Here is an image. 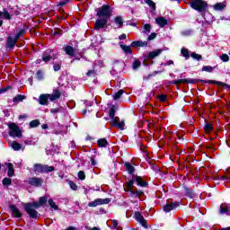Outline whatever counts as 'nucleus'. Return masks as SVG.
<instances>
[{"mask_svg":"<svg viewBox=\"0 0 230 230\" xmlns=\"http://www.w3.org/2000/svg\"><path fill=\"white\" fill-rule=\"evenodd\" d=\"M97 19L94 25V30H102L105 28L109 19L112 17V10H111V5L104 4L97 9Z\"/></svg>","mask_w":230,"mask_h":230,"instance_id":"1","label":"nucleus"},{"mask_svg":"<svg viewBox=\"0 0 230 230\" xmlns=\"http://www.w3.org/2000/svg\"><path fill=\"white\" fill-rule=\"evenodd\" d=\"M46 202H48V198L40 197L39 202L33 201L32 203H26L24 206L25 211L31 218H39V212L35 209H39V208L44 206Z\"/></svg>","mask_w":230,"mask_h":230,"instance_id":"2","label":"nucleus"},{"mask_svg":"<svg viewBox=\"0 0 230 230\" xmlns=\"http://www.w3.org/2000/svg\"><path fill=\"white\" fill-rule=\"evenodd\" d=\"M134 182H137V186H141L142 188L146 187L148 184L140 176L133 175L132 179L126 182V187L124 188L126 193L132 190V188H134Z\"/></svg>","mask_w":230,"mask_h":230,"instance_id":"3","label":"nucleus"},{"mask_svg":"<svg viewBox=\"0 0 230 230\" xmlns=\"http://www.w3.org/2000/svg\"><path fill=\"white\" fill-rule=\"evenodd\" d=\"M116 114V110L114 106H112L110 110L109 116L111 118V127H117L119 130L125 129V121H119V117H114Z\"/></svg>","mask_w":230,"mask_h":230,"instance_id":"4","label":"nucleus"},{"mask_svg":"<svg viewBox=\"0 0 230 230\" xmlns=\"http://www.w3.org/2000/svg\"><path fill=\"white\" fill-rule=\"evenodd\" d=\"M190 6L193 10H197V12L204 13L208 9V3L203 0H191Z\"/></svg>","mask_w":230,"mask_h":230,"instance_id":"5","label":"nucleus"},{"mask_svg":"<svg viewBox=\"0 0 230 230\" xmlns=\"http://www.w3.org/2000/svg\"><path fill=\"white\" fill-rule=\"evenodd\" d=\"M8 127L9 136H11V137H21L22 136V133L21 132L19 126H17L15 123H10Z\"/></svg>","mask_w":230,"mask_h":230,"instance_id":"6","label":"nucleus"},{"mask_svg":"<svg viewBox=\"0 0 230 230\" xmlns=\"http://www.w3.org/2000/svg\"><path fill=\"white\" fill-rule=\"evenodd\" d=\"M110 202H111V199H97L88 203V206H89V208H96V206L109 204Z\"/></svg>","mask_w":230,"mask_h":230,"instance_id":"7","label":"nucleus"},{"mask_svg":"<svg viewBox=\"0 0 230 230\" xmlns=\"http://www.w3.org/2000/svg\"><path fill=\"white\" fill-rule=\"evenodd\" d=\"M179 206H181V202H179V201L166 204L164 207V211L165 213H170V211H173V209H177V208H179Z\"/></svg>","mask_w":230,"mask_h":230,"instance_id":"8","label":"nucleus"},{"mask_svg":"<svg viewBox=\"0 0 230 230\" xmlns=\"http://www.w3.org/2000/svg\"><path fill=\"white\" fill-rule=\"evenodd\" d=\"M28 182L31 186H35L36 188H40V186H42L43 181L41 178L31 177V178H29Z\"/></svg>","mask_w":230,"mask_h":230,"instance_id":"9","label":"nucleus"},{"mask_svg":"<svg viewBox=\"0 0 230 230\" xmlns=\"http://www.w3.org/2000/svg\"><path fill=\"white\" fill-rule=\"evenodd\" d=\"M135 220L137 222H139L142 225V227H145L146 229L148 226L146 225V219L141 215L139 212H135Z\"/></svg>","mask_w":230,"mask_h":230,"instance_id":"10","label":"nucleus"},{"mask_svg":"<svg viewBox=\"0 0 230 230\" xmlns=\"http://www.w3.org/2000/svg\"><path fill=\"white\" fill-rule=\"evenodd\" d=\"M219 214L226 215V217H229L230 216V206L227 204H222L219 207Z\"/></svg>","mask_w":230,"mask_h":230,"instance_id":"11","label":"nucleus"},{"mask_svg":"<svg viewBox=\"0 0 230 230\" xmlns=\"http://www.w3.org/2000/svg\"><path fill=\"white\" fill-rule=\"evenodd\" d=\"M9 209L12 211L13 216L15 217V218H21V217H22L21 210H19L15 205H10Z\"/></svg>","mask_w":230,"mask_h":230,"instance_id":"12","label":"nucleus"},{"mask_svg":"<svg viewBox=\"0 0 230 230\" xmlns=\"http://www.w3.org/2000/svg\"><path fill=\"white\" fill-rule=\"evenodd\" d=\"M16 44H17V41L12 36H9L6 40L5 48L7 49H13Z\"/></svg>","mask_w":230,"mask_h":230,"instance_id":"13","label":"nucleus"},{"mask_svg":"<svg viewBox=\"0 0 230 230\" xmlns=\"http://www.w3.org/2000/svg\"><path fill=\"white\" fill-rule=\"evenodd\" d=\"M163 53V49H156L154 51H151L146 56V58H148L149 60H154L156 57H159Z\"/></svg>","mask_w":230,"mask_h":230,"instance_id":"14","label":"nucleus"},{"mask_svg":"<svg viewBox=\"0 0 230 230\" xmlns=\"http://www.w3.org/2000/svg\"><path fill=\"white\" fill-rule=\"evenodd\" d=\"M51 53H53V51L51 49H47L42 56V60L43 62H45L46 64H48V62H49L51 60Z\"/></svg>","mask_w":230,"mask_h":230,"instance_id":"15","label":"nucleus"},{"mask_svg":"<svg viewBox=\"0 0 230 230\" xmlns=\"http://www.w3.org/2000/svg\"><path fill=\"white\" fill-rule=\"evenodd\" d=\"M128 193H129V197H131V199H141V195H143L142 190H131L130 191H128Z\"/></svg>","mask_w":230,"mask_h":230,"instance_id":"16","label":"nucleus"},{"mask_svg":"<svg viewBox=\"0 0 230 230\" xmlns=\"http://www.w3.org/2000/svg\"><path fill=\"white\" fill-rule=\"evenodd\" d=\"M156 24L160 26V28H164L166 24H168V20H166L164 17L161 16L155 19Z\"/></svg>","mask_w":230,"mask_h":230,"instance_id":"17","label":"nucleus"},{"mask_svg":"<svg viewBox=\"0 0 230 230\" xmlns=\"http://www.w3.org/2000/svg\"><path fill=\"white\" fill-rule=\"evenodd\" d=\"M226 6H227V2L224 1L221 3H217L216 4L213 5V8L217 12H220V11L224 10V8H226Z\"/></svg>","mask_w":230,"mask_h":230,"instance_id":"18","label":"nucleus"},{"mask_svg":"<svg viewBox=\"0 0 230 230\" xmlns=\"http://www.w3.org/2000/svg\"><path fill=\"white\" fill-rule=\"evenodd\" d=\"M172 84L174 85H179L181 84H195V80L194 79H180V80L172 81Z\"/></svg>","mask_w":230,"mask_h":230,"instance_id":"19","label":"nucleus"},{"mask_svg":"<svg viewBox=\"0 0 230 230\" xmlns=\"http://www.w3.org/2000/svg\"><path fill=\"white\" fill-rule=\"evenodd\" d=\"M49 100V94H41L39 98L40 105H48V101Z\"/></svg>","mask_w":230,"mask_h":230,"instance_id":"20","label":"nucleus"},{"mask_svg":"<svg viewBox=\"0 0 230 230\" xmlns=\"http://www.w3.org/2000/svg\"><path fill=\"white\" fill-rule=\"evenodd\" d=\"M146 46H148V42L146 41L138 40V41H133L131 43L132 48H145Z\"/></svg>","mask_w":230,"mask_h":230,"instance_id":"21","label":"nucleus"},{"mask_svg":"<svg viewBox=\"0 0 230 230\" xmlns=\"http://www.w3.org/2000/svg\"><path fill=\"white\" fill-rule=\"evenodd\" d=\"M7 166V175L8 177H13V175H15V171L13 170V164L8 163L5 164Z\"/></svg>","mask_w":230,"mask_h":230,"instance_id":"22","label":"nucleus"},{"mask_svg":"<svg viewBox=\"0 0 230 230\" xmlns=\"http://www.w3.org/2000/svg\"><path fill=\"white\" fill-rule=\"evenodd\" d=\"M64 51L68 55L69 57H75V49L71 46L64 47Z\"/></svg>","mask_w":230,"mask_h":230,"instance_id":"23","label":"nucleus"},{"mask_svg":"<svg viewBox=\"0 0 230 230\" xmlns=\"http://www.w3.org/2000/svg\"><path fill=\"white\" fill-rule=\"evenodd\" d=\"M125 167L127 172L129 173V175H134V172H136V168L130 163L127 162L125 163Z\"/></svg>","mask_w":230,"mask_h":230,"instance_id":"24","label":"nucleus"},{"mask_svg":"<svg viewBox=\"0 0 230 230\" xmlns=\"http://www.w3.org/2000/svg\"><path fill=\"white\" fill-rule=\"evenodd\" d=\"M97 145L99 148H105L107 147V145H109V142H107V139L105 138H101L97 141Z\"/></svg>","mask_w":230,"mask_h":230,"instance_id":"25","label":"nucleus"},{"mask_svg":"<svg viewBox=\"0 0 230 230\" xmlns=\"http://www.w3.org/2000/svg\"><path fill=\"white\" fill-rule=\"evenodd\" d=\"M34 172H36L37 173H44V165L40 164H35Z\"/></svg>","mask_w":230,"mask_h":230,"instance_id":"26","label":"nucleus"},{"mask_svg":"<svg viewBox=\"0 0 230 230\" xmlns=\"http://www.w3.org/2000/svg\"><path fill=\"white\" fill-rule=\"evenodd\" d=\"M10 146L13 148L14 151H19L21 148H22V145L17 143V142H12Z\"/></svg>","mask_w":230,"mask_h":230,"instance_id":"27","label":"nucleus"},{"mask_svg":"<svg viewBox=\"0 0 230 230\" xmlns=\"http://www.w3.org/2000/svg\"><path fill=\"white\" fill-rule=\"evenodd\" d=\"M119 46L121 49L124 51V53H126L127 55H128V53H132V49H130V46H127L122 43H119Z\"/></svg>","mask_w":230,"mask_h":230,"instance_id":"28","label":"nucleus"},{"mask_svg":"<svg viewBox=\"0 0 230 230\" xmlns=\"http://www.w3.org/2000/svg\"><path fill=\"white\" fill-rule=\"evenodd\" d=\"M40 125V121L39 119H34L30 122V128H37Z\"/></svg>","mask_w":230,"mask_h":230,"instance_id":"29","label":"nucleus"},{"mask_svg":"<svg viewBox=\"0 0 230 230\" xmlns=\"http://www.w3.org/2000/svg\"><path fill=\"white\" fill-rule=\"evenodd\" d=\"M25 99H26V96L19 94L13 99V102H14V103H18L19 102H22V100H25Z\"/></svg>","mask_w":230,"mask_h":230,"instance_id":"30","label":"nucleus"},{"mask_svg":"<svg viewBox=\"0 0 230 230\" xmlns=\"http://www.w3.org/2000/svg\"><path fill=\"white\" fill-rule=\"evenodd\" d=\"M49 206H50V208L55 211H58V206L57 203H55V201H53V199H49Z\"/></svg>","mask_w":230,"mask_h":230,"instance_id":"31","label":"nucleus"},{"mask_svg":"<svg viewBox=\"0 0 230 230\" xmlns=\"http://www.w3.org/2000/svg\"><path fill=\"white\" fill-rule=\"evenodd\" d=\"M145 3L146 4H148V6H150L151 10H153V12H155V3H154V1L152 0H144Z\"/></svg>","mask_w":230,"mask_h":230,"instance_id":"32","label":"nucleus"},{"mask_svg":"<svg viewBox=\"0 0 230 230\" xmlns=\"http://www.w3.org/2000/svg\"><path fill=\"white\" fill-rule=\"evenodd\" d=\"M55 167L53 166H49V165H44L43 166V173H49V172H54Z\"/></svg>","mask_w":230,"mask_h":230,"instance_id":"33","label":"nucleus"},{"mask_svg":"<svg viewBox=\"0 0 230 230\" xmlns=\"http://www.w3.org/2000/svg\"><path fill=\"white\" fill-rule=\"evenodd\" d=\"M115 23L118 24V28H121L123 26V18L121 16L115 17Z\"/></svg>","mask_w":230,"mask_h":230,"instance_id":"34","label":"nucleus"},{"mask_svg":"<svg viewBox=\"0 0 230 230\" xmlns=\"http://www.w3.org/2000/svg\"><path fill=\"white\" fill-rule=\"evenodd\" d=\"M152 31V26L148 23L144 25V31L143 33H145L146 35H148V33H150V31Z\"/></svg>","mask_w":230,"mask_h":230,"instance_id":"35","label":"nucleus"},{"mask_svg":"<svg viewBox=\"0 0 230 230\" xmlns=\"http://www.w3.org/2000/svg\"><path fill=\"white\" fill-rule=\"evenodd\" d=\"M139 67H141V61L139 60H135L132 64V68L134 69V71L139 69Z\"/></svg>","mask_w":230,"mask_h":230,"instance_id":"36","label":"nucleus"},{"mask_svg":"<svg viewBox=\"0 0 230 230\" xmlns=\"http://www.w3.org/2000/svg\"><path fill=\"white\" fill-rule=\"evenodd\" d=\"M185 195L186 197H189V199H193V197H195V194L193 191H191V189H185Z\"/></svg>","mask_w":230,"mask_h":230,"instance_id":"37","label":"nucleus"},{"mask_svg":"<svg viewBox=\"0 0 230 230\" xmlns=\"http://www.w3.org/2000/svg\"><path fill=\"white\" fill-rule=\"evenodd\" d=\"M181 53L185 58H190V51L188 50V49L182 48Z\"/></svg>","mask_w":230,"mask_h":230,"instance_id":"38","label":"nucleus"},{"mask_svg":"<svg viewBox=\"0 0 230 230\" xmlns=\"http://www.w3.org/2000/svg\"><path fill=\"white\" fill-rule=\"evenodd\" d=\"M23 35H24V30H21L19 32L16 33L13 39L17 42V40H19V39H21Z\"/></svg>","mask_w":230,"mask_h":230,"instance_id":"39","label":"nucleus"},{"mask_svg":"<svg viewBox=\"0 0 230 230\" xmlns=\"http://www.w3.org/2000/svg\"><path fill=\"white\" fill-rule=\"evenodd\" d=\"M204 130L207 134H209V132H211V130H213V125L208 123L205 125L204 127Z\"/></svg>","mask_w":230,"mask_h":230,"instance_id":"40","label":"nucleus"},{"mask_svg":"<svg viewBox=\"0 0 230 230\" xmlns=\"http://www.w3.org/2000/svg\"><path fill=\"white\" fill-rule=\"evenodd\" d=\"M4 186H11L12 185V179L10 178H4L2 181Z\"/></svg>","mask_w":230,"mask_h":230,"instance_id":"41","label":"nucleus"},{"mask_svg":"<svg viewBox=\"0 0 230 230\" xmlns=\"http://www.w3.org/2000/svg\"><path fill=\"white\" fill-rule=\"evenodd\" d=\"M201 71H205L206 73H213V66H204Z\"/></svg>","mask_w":230,"mask_h":230,"instance_id":"42","label":"nucleus"},{"mask_svg":"<svg viewBox=\"0 0 230 230\" xmlns=\"http://www.w3.org/2000/svg\"><path fill=\"white\" fill-rule=\"evenodd\" d=\"M36 78H37V80H44V72L39 70L36 73Z\"/></svg>","mask_w":230,"mask_h":230,"instance_id":"43","label":"nucleus"},{"mask_svg":"<svg viewBox=\"0 0 230 230\" xmlns=\"http://www.w3.org/2000/svg\"><path fill=\"white\" fill-rule=\"evenodd\" d=\"M191 58H193L194 60H201L202 59V56H200L199 54H197L195 52H192L190 54Z\"/></svg>","mask_w":230,"mask_h":230,"instance_id":"44","label":"nucleus"},{"mask_svg":"<svg viewBox=\"0 0 230 230\" xmlns=\"http://www.w3.org/2000/svg\"><path fill=\"white\" fill-rule=\"evenodd\" d=\"M123 90H119L113 95V100H119L121 98V95L123 94Z\"/></svg>","mask_w":230,"mask_h":230,"instance_id":"45","label":"nucleus"},{"mask_svg":"<svg viewBox=\"0 0 230 230\" xmlns=\"http://www.w3.org/2000/svg\"><path fill=\"white\" fill-rule=\"evenodd\" d=\"M193 34V31L191 30H185L183 31H181V35L183 37H190V35H192Z\"/></svg>","mask_w":230,"mask_h":230,"instance_id":"46","label":"nucleus"},{"mask_svg":"<svg viewBox=\"0 0 230 230\" xmlns=\"http://www.w3.org/2000/svg\"><path fill=\"white\" fill-rule=\"evenodd\" d=\"M212 84H216V85H221L222 87H228L230 88V85L226 84V83H222L220 81H211Z\"/></svg>","mask_w":230,"mask_h":230,"instance_id":"47","label":"nucleus"},{"mask_svg":"<svg viewBox=\"0 0 230 230\" xmlns=\"http://www.w3.org/2000/svg\"><path fill=\"white\" fill-rule=\"evenodd\" d=\"M2 16L7 21H10V19H12V16H10V13H8V11L2 12Z\"/></svg>","mask_w":230,"mask_h":230,"instance_id":"48","label":"nucleus"},{"mask_svg":"<svg viewBox=\"0 0 230 230\" xmlns=\"http://www.w3.org/2000/svg\"><path fill=\"white\" fill-rule=\"evenodd\" d=\"M220 59L222 62H229V56L227 54H222Z\"/></svg>","mask_w":230,"mask_h":230,"instance_id":"49","label":"nucleus"},{"mask_svg":"<svg viewBox=\"0 0 230 230\" xmlns=\"http://www.w3.org/2000/svg\"><path fill=\"white\" fill-rule=\"evenodd\" d=\"M78 177L80 181H85V172L84 171H80L78 172Z\"/></svg>","mask_w":230,"mask_h":230,"instance_id":"50","label":"nucleus"},{"mask_svg":"<svg viewBox=\"0 0 230 230\" xmlns=\"http://www.w3.org/2000/svg\"><path fill=\"white\" fill-rule=\"evenodd\" d=\"M157 37V33L155 32H153L151 33L148 38H147V40H154V39H155Z\"/></svg>","mask_w":230,"mask_h":230,"instance_id":"51","label":"nucleus"},{"mask_svg":"<svg viewBox=\"0 0 230 230\" xmlns=\"http://www.w3.org/2000/svg\"><path fill=\"white\" fill-rule=\"evenodd\" d=\"M69 186L71 188V190H76V189L78 188V186L76 185V183L70 181L69 182Z\"/></svg>","mask_w":230,"mask_h":230,"instance_id":"52","label":"nucleus"},{"mask_svg":"<svg viewBox=\"0 0 230 230\" xmlns=\"http://www.w3.org/2000/svg\"><path fill=\"white\" fill-rule=\"evenodd\" d=\"M51 114H58L60 112V108H54L50 110Z\"/></svg>","mask_w":230,"mask_h":230,"instance_id":"53","label":"nucleus"},{"mask_svg":"<svg viewBox=\"0 0 230 230\" xmlns=\"http://www.w3.org/2000/svg\"><path fill=\"white\" fill-rule=\"evenodd\" d=\"M49 98L50 102H55V100H58V98L56 95H54L53 93L49 94Z\"/></svg>","mask_w":230,"mask_h":230,"instance_id":"54","label":"nucleus"},{"mask_svg":"<svg viewBox=\"0 0 230 230\" xmlns=\"http://www.w3.org/2000/svg\"><path fill=\"white\" fill-rule=\"evenodd\" d=\"M52 94H54L55 96H56V98H60V91H58V90H54L53 91V93Z\"/></svg>","mask_w":230,"mask_h":230,"instance_id":"55","label":"nucleus"},{"mask_svg":"<svg viewBox=\"0 0 230 230\" xmlns=\"http://www.w3.org/2000/svg\"><path fill=\"white\" fill-rule=\"evenodd\" d=\"M164 66H173V60L166 61V63H164Z\"/></svg>","mask_w":230,"mask_h":230,"instance_id":"56","label":"nucleus"},{"mask_svg":"<svg viewBox=\"0 0 230 230\" xmlns=\"http://www.w3.org/2000/svg\"><path fill=\"white\" fill-rule=\"evenodd\" d=\"M69 1L71 0H64L62 2L59 3L60 6H65V4H67V3H69Z\"/></svg>","mask_w":230,"mask_h":230,"instance_id":"57","label":"nucleus"},{"mask_svg":"<svg viewBox=\"0 0 230 230\" xmlns=\"http://www.w3.org/2000/svg\"><path fill=\"white\" fill-rule=\"evenodd\" d=\"M53 69L54 71H60V65H54Z\"/></svg>","mask_w":230,"mask_h":230,"instance_id":"58","label":"nucleus"},{"mask_svg":"<svg viewBox=\"0 0 230 230\" xmlns=\"http://www.w3.org/2000/svg\"><path fill=\"white\" fill-rule=\"evenodd\" d=\"M111 224H112V227H114V229H116V228L118 227V221L113 220V221L111 222Z\"/></svg>","mask_w":230,"mask_h":230,"instance_id":"59","label":"nucleus"},{"mask_svg":"<svg viewBox=\"0 0 230 230\" xmlns=\"http://www.w3.org/2000/svg\"><path fill=\"white\" fill-rule=\"evenodd\" d=\"M119 40H125V39H127V34H121L120 36H119Z\"/></svg>","mask_w":230,"mask_h":230,"instance_id":"60","label":"nucleus"},{"mask_svg":"<svg viewBox=\"0 0 230 230\" xmlns=\"http://www.w3.org/2000/svg\"><path fill=\"white\" fill-rule=\"evenodd\" d=\"M159 100H161V102H166V95H160Z\"/></svg>","mask_w":230,"mask_h":230,"instance_id":"61","label":"nucleus"},{"mask_svg":"<svg viewBox=\"0 0 230 230\" xmlns=\"http://www.w3.org/2000/svg\"><path fill=\"white\" fill-rule=\"evenodd\" d=\"M221 181H230V176H221Z\"/></svg>","mask_w":230,"mask_h":230,"instance_id":"62","label":"nucleus"},{"mask_svg":"<svg viewBox=\"0 0 230 230\" xmlns=\"http://www.w3.org/2000/svg\"><path fill=\"white\" fill-rule=\"evenodd\" d=\"M92 75H94L93 70H90L89 72H87V76H91Z\"/></svg>","mask_w":230,"mask_h":230,"instance_id":"63","label":"nucleus"},{"mask_svg":"<svg viewBox=\"0 0 230 230\" xmlns=\"http://www.w3.org/2000/svg\"><path fill=\"white\" fill-rule=\"evenodd\" d=\"M66 230H78V228L75 226H69L68 228H66Z\"/></svg>","mask_w":230,"mask_h":230,"instance_id":"64","label":"nucleus"}]
</instances>
